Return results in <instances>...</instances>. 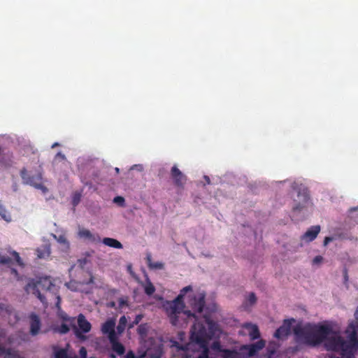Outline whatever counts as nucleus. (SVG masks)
<instances>
[{"label":"nucleus","mask_w":358,"mask_h":358,"mask_svg":"<svg viewBox=\"0 0 358 358\" xmlns=\"http://www.w3.org/2000/svg\"><path fill=\"white\" fill-rule=\"evenodd\" d=\"M345 332L347 340L336 335L328 341L327 345L341 356L352 358L358 352V322H351Z\"/></svg>","instance_id":"nucleus-1"},{"label":"nucleus","mask_w":358,"mask_h":358,"mask_svg":"<svg viewBox=\"0 0 358 358\" xmlns=\"http://www.w3.org/2000/svg\"><path fill=\"white\" fill-rule=\"evenodd\" d=\"M192 290V287L190 285L185 287L175 300L167 303L166 306V310L170 318L171 323L173 325H177L178 322V315L183 312L185 305L182 299L184 294Z\"/></svg>","instance_id":"nucleus-2"},{"label":"nucleus","mask_w":358,"mask_h":358,"mask_svg":"<svg viewBox=\"0 0 358 358\" xmlns=\"http://www.w3.org/2000/svg\"><path fill=\"white\" fill-rule=\"evenodd\" d=\"M55 289V285L52 284L51 280L48 277L41 278L36 282H29L26 287L27 292H31L43 303H46V299L41 291L54 292Z\"/></svg>","instance_id":"nucleus-3"},{"label":"nucleus","mask_w":358,"mask_h":358,"mask_svg":"<svg viewBox=\"0 0 358 358\" xmlns=\"http://www.w3.org/2000/svg\"><path fill=\"white\" fill-rule=\"evenodd\" d=\"M313 329L315 345L324 343L327 350L333 351V349L329 348L327 345L328 341L337 335L334 333L332 327L327 324H314Z\"/></svg>","instance_id":"nucleus-4"},{"label":"nucleus","mask_w":358,"mask_h":358,"mask_svg":"<svg viewBox=\"0 0 358 358\" xmlns=\"http://www.w3.org/2000/svg\"><path fill=\"white\" fill-rule=\"evenodd\" d=\"M293 332L298 342L310 346H316L312 324H307L303 327L298 324L294 327Z\"/></svg>","instance_id":"nucleus-5"},{"label":"nucleus","mask_w":358,"mask_h":358,"mask_svg":"<svg viewBox=\"0 0 358 358\" xmlns=\"http://www.w3.org/2000/svg\"><path fill=\"white\" fill-rule=\"evenodd\" d=\"M20 176L23 180V183L29 185L36 189H42L43 192L46 190V187L42 184L43 176L39 172L36 176H29L25 168L20 171Z\"/></svg>","instance_id":"nucleus-6"},{"label":"nucleus","mask_w":358,"mask_h":358,"mask_svg":"<svg viewBox=\"0 0 358 358\" xmlns=\"http://www.w3.org/2000/svg\"><path fill=\"white\" fill-rule=\"evenodd\" d=\"M191 340L201 346L206 344V329L202 323L195 322L191 329Z\"/></svg>","instance_id":"nucleus-7"},{"label":"nucleus","mask_w":358,"mask_h":358,"mask_svg":"<svg viewBox=\"0 0 358 358\" xmlns=\"http://www.w3.org/2000/svg\"><path fill=\"white\" fill-rule=\"evenodd\" d=\"M78 328L74 327L75 334L78 338L84 339L85 336L83 334L90 332L92 329V325L83 314H79L78 316Z\"/></svg>","instance_id":"nucleus-8"},{"label":"nucleus","mask_w":358,"mask_h":358,"mask_svg":"<svg viewBox=\"0 0 358 358\" xmlns=\"http://www.w3.org/2000/svg\"><path fill=\"white\" fill-rule=\"evenodd\" d=\"M205 298L206 294L203 292H200L196 294H194L189 296V303L194 312L198 313L203 312L206 303Z\"/></svg>","instance_id":"nucleus-9"},{"label":"nucleus","mask_w":358,"mask_h":358,"mask_svg":"<svg viewBox=\"0 0 358 358\" xmlns=\"http://www.w3.org/2000/svg\"><path fill=\"white\" fill-rule=\"evenodd\" d=\"M171 176L173 179L175 186L180 189H184V186L187 182V177L184 175L176 165H174L171 169Z\"/></svg>","instance_id":"nucleus-10"},{"label":"nucleus","mask_w":358,"mask_h":358,"mask_svg":"<svg viewBox=\"0 0 358 358\" xmlns=\"http://www.w3.org/2000/svg\"><path fill=\"white\" fill-rule=\"evenodd\" d=\"M294 322L295 320L293 318L284 320L282 324L275 331L274 337L278 339H282L287 337L290 334L291 327Z\"/></svg>","instance_id":"nucleus-11"},{"label":"nucleus","mask_w":358,"mask_h":358,"mask_svg":"<svg viewBox=\"0 0 358 358\" xmlns=\"http://www.w3.org/2000/svg\"><path fill=\"white\" fill-rule=\"evenodd\" d=\"M30 319V334L34 336L39 334L41 323L39 317L36 313H31L29 315Z\"/></svg>","instance_id":"nucleus-12"},{"label":"nucleus","mask_w":358,"mask_h":358,"mask_svg":"<svg viewBox=\"0 0 358 358\" xmlns=\"http://www.w3.org/2000/svg\"><path fill=\"white\" fill-rule=\"evenodd\" d=\"M78 236L93 243H97L101 241V238L98 234H93L89 229L85 228L79 229Z\"/></svg>","instance_id":"nucleus-13"},{"label":"nucleus","mask_w":358,"mask_h":358,"mask_svg":"<svg viewBox=\"0 0 358 358\" xmlns=\"http://www.w3.org/2000/svg\"><path fill=\"white\" fill-rule=\"evenodd\" d=\"M320 231V227L319 225L313 226L303 235L302 238L308 242L312 241L317 237Z\"/></svg>","instance_id":"nucleus-14"},{"label":"nucleus","mask_w":358,"mask_h":358,"mask_svg":"<svg viewBox=\"0 0 358 358\" xmlns=\"http://www.w3.org/2000/svg\"><path fill=\"white\" fill-rule=\"evenodd\" d=\"M0 357L5 358H22L16 351L12 348H6L4 346H0Z\"/></svg>","instance_id":"nucleus-15"},{"label":"nucleus","mask_w":358,"mask_h":358,"mask_svg":"<svg viewBox=\"0 0 358 358\" xmlns=\"http://www.w3.org/2000/svg\"><path fill=\"white\" fill-rule=\"evenodd\" d=\"M245 328L249 331V336L251 340L253 341L260 337L259 330L257 325L248 324L245 325Z\"/></svg>","instance_id":"nucleus-16"},{"label":"nucleus","mask_w":358,"mask_h":358,"mask_svg":"<svg viewBox=\"0 0 358 358\" xmlns=\"http://www.w3.org/2000/svg\"><path fill=\"white\" fill-rule=\"evenodd\" d=\"M37 257L39 259H45L48 257L51 253L50 245H45L37 248L36 250Z\"/></svg>","instance_id":"nucleus-17"},{"label":"nucleus","mask_w":358,"mask_h":358,"mask_svg":"<svg viewBox=\"0 0 358 358\" xmlns=\"http://www.w3.org/2000/svg\"><path fill=\"white\" fill-rule=\"evenodd\" d=\"M115 322L113 320H108L101 326V331L103 334H107L115 331Z\"/></svg>","instance_id":"nucleus-18"},{"label":"nucleus","mask_w":358,"mask_h":358,"mask_svg":"<svg viewBox=\"0 0 358 358\" xmlns=\"http://www.w3.org/2000/svg\"><path fill=\"white\" fill-rule=\"evenodd\" d=\"M102 243L104 245L113 248L122 249L123 247L122 244L119 241L113 238H104Z\"/></svg>","instance_id":"nucleus-19"},{"label":"nucleus","mask_w":358,"mask_h":358,"mask_svg":"<svg viewBox=\"0 0 358 358\" xmlns=\"http://www.w3.org/2000/svg\"><path fill=\"white\" fill-rule=\"evenodd\" d=\"M221 353L222 358H241V354L236 350L224 349Z\"/></svg>","instance_id":"nucleus-20"},{"label":"nucleus","mask_w":358,"mask_h":358,"mask_svg":"<svg viewBox=\"0 0 358 358\" xmlns=\"http://www.w3.org/2000/svg\"><path fill=\"white\" fill-rule=\"evenodd\" d=\"M301 194H299L298 196H300ZM301 196H302V203H296L294 207H293V210L294 211H296V210H301L303 208H305L306 206V204L309 201V196L306 193H303L301 194Z\"/></svg>","instance_id":"nucleus-21"},{"label":"nucleus","mask_w":358,"mask_h":358,"mask_svg":"<svg viewBox=\"0 0 358 358\" xmlns=\"http://www.w3.org/2000/svg\"><path fill=\"white\" fill-rule=\"evenodd\" d=\"M147 264L150 268L151 269H163L164 264L159 262H152V257L150 255H148L146 257Z\"/></svg>","instance_id":"nucleus-22"},{"label":"nucleus","mask_w":358,"mask_h":358,"mask_svg":"<svg viewBox=\"0 0 358 358\" xmlns=\"http://www.w3.org/2000/svg\"><path fill=\"white\" fill-rule=\"evenodd\" d=\"M144 291L145 293L148 296L153 294L154 292H155V286L148 278L147 279L146 283L144 286Z\"/></svg>","instance_id":"nucleus-23"},{"label":"nucleus","mask_w":358,"mask_h":358,"mask_svg":"<svg viewBox=\"0 0 358 358\" xmlns=\"http://www.w3.org/2000/svg\"><path fill=\"white\" fill-rule=\"evenodd\" d=\"M82 197V191H76L73 193L71 203L76 207L78 205Z\"/></svg>","instance_id":"nucleus-24"},{"label":"nucleus","mask_w":358,"mask_h":358,"mask_svg":"<svg viewBox=\"0 0 358 358\" xmlns=\"http://www.w3.org/2000/svg\"><path fill=\"white\" fill-rule=\"evenodd\" d=\"M112 349L113 351L116 352L119 355H122L125 352V348L124 345L119 343H113L112 344Z\"/></svg>","instance_id":"nucleus-25"},{"label":"nucleus","mask_w":358,"mask_h":358,"mask_svg":"<svg viewBox=\"0 0 358 358\" xmlns=\"http://www.w3.org/2000/svg\"><path fill=\"white\" fill-rule=\"evenodd\" d=\"M55 358H77V355L69 356L65 349H59L55 353Z\"/></svg>","instance_id":"nucleus-26"},{"label":"nucleus","mask_w":358,"mask_h":358,"mask_svg":"<svg viewBox=\"0 0 358 358\" xmlns=\"http://www.w3.org/2000/svg\"><path fill=\"white\" fill-rule=\"evenodd\" d=\"M52 237L60 244L69 245V241H67L66 236L64 234H61L59 236H57L55 234H52Z\"/></svg>","instance_id":"nucleus-27"},{"label":"nucleus","mask_w":358,"mask_h":358,"mask_svg":"<svg viewBox=\"0 0 358 358\" xmlns=\"http://www.w3.org/2000/svg\"><path fill=\"white\" fill-rule=\"evenodd\" d=\"M12 308L10 306L5 304H0V315H2L4 312L8 315L11 313Z\"/></svg>","instance_id":"nucleus-28"},{"label":"nucleus","mask_w":358,"mask_h":358,"mask_svg":"<svg viewBox=\"0 0 358 358\" xmlns=\"http://www.w3.org/2000/svg\"><path fill=\"white\" fill-rule=\"evenodd\" d=\"M265 346V341L264 340H260L255 343L252 344V347L255 348L257 352L262 349H263Z\"/></svg>","instance_id":"nucleus-29"},{"label":"nucleus","mask_w":358,"mask_h":358,"mask_svg":"<svg viewBox=\"0 0 358 358\" xmlns=\"http://www.w3.org/2000/svg\"><path fill=\"white\" fill-rule=\"evenodd\" d=\"M58 332L60 334H66L69 331V327L66 324L62 323L57 329Z\"/></svg>","instance_id":"nucleus-30"},{"label":"nucleus","mask_w":358,"mask_h":358,"mask_svg":"<svg viewBox=\"0 0 358 358\" xmlns=\"http://www.w3.org/2000/svg\"><path fill=\"white\" fill-rule=\"evenodd\" d=\"M244 348L248 350L249 356H253L257 352V350L255 348L252 347V344L249 345H245Z\"/></svg>","instance_id":"nucleus-31"},{"label":"nucleus","mask_w":358,"mask_h":358,"mask_svg":"<svg viewBox=\"0 0 358 358\" xmlns=\"http://www.w3.org/2000/svg\"><path fill=\"white\" fill-rule=\"evenodd\" d=\"M124 199L122 196H117L113 199V202L117 203L120 206H123L124 205Z\"/></svg>","instance_id":"nucleus-32"},{"label":"nucleus","mask_w":358,"mask_h":358,"mask_svg":"<svg viewBox=\"0 0 358 358\" xmlns=\"http://www.w3.org/2000/svg\"><path fill=\"white\" fill-rule=\"evenodd\" d=\"M108 336V338L111 343V344H113V343H117L118 342L117 341V336H116V334H115V331H112L110 333H108L107 334Z\"/></svg>","instance_id":"nucleus-33"},{"label":"nucleus","mask_w":358,"mask_h":358,"mask_svg":"<svg viewBox=\"0 0 358 358\" xmlns=\"http://www.w3.org/2000/svg\"><path fill=\"white\" fill-rule=\"evenodd\" d=\"M248 301L250 303V305H253L257 301V297L255 294V293L251 292L248 296Z\"/></svg>","instance_id":"nucleus-34"},{"label":"nucleus","mask_w":358,"mask_h":358,"mask_svg":"<svg viewBox=\"0 0 358 358\" xmlns=\"http://www.w3.org/2000/svg\"><path fill=\"white\" fill-rule=\"evenodd\" d=\"M12 255L13 257L15 258V261L17 262V263L19 264V265H22V260H21V258L18 254V252H15V251H13L12 252Z\"/></svg>","instance_id":"nucleus-35"},{"label":"nucleus","mask_w":358,"mask_h":358,"mask_svg":"<svg viewBox=\"0 0 358 358\" xmlns=\"http://www.w3.org/2000/svg\"><path fill=\"white\" fill-rule=\"evenodd\" d=\"M11 262V259L8 257L1 256L0 255V264H7Z\"/></svg>","instance_id":"nucleus-36"},{"label":"nucleus","mask_w":358,"mask_h":358,"mask_svg":"<svg viewBox=\"0 0 358 358\" xmlns=\"http://www.w3.org/2000/svg\"><path fill=\"white\" fill-rule=\"evenodd\" d=\"M212 348L220 352H222V350H224L219 342H214L212 345Z\"/></svg>","instance_id":"nucleus-37"},{"label":"nucleus","mask_w":358,"mask_h":358,"mask_svg":"<svg viewBox=\"0 0 358 358\" xmlns=\"http://www.w3.org/2000/svg\"><path fill=\"white\" fill-rule=\"evenodd\" d=\"M79 354L81 358H87V352L86 348L85 347H81L79 350ZM77 358H78V356Z\"/></svg>","instance_id":"nucleus-38"},{"label":"nucleus","mask_w":358,"mask_h":358,"mask_svg":"<svg viewBox=\"0 0 358 358\" xmlns=\"http://www.w3.org/2000/svg\"><path fill=\"white\" fill-rule=\"evenodd\" d=\"M197 358H209L208 349L206 347H205L203 352L201 353V355Z\"/></svg>","instance_id":"nucleus-39"},{"label":"nucleus","mask_w":358,"mask_h":358,"mask_svg":"<svg viewBox=\"0 0 358 358\" xmlns=\"http://www.w3.org/2000/svg\"><path fill=\"white\" fill-rule=\"evenodd\" d=\"M138 332L139 334H144L146 333V328H145V324H141L138 327Z\"/></svg>","instance_id":"nucleus-40"},{"label":"nucleus","mask_w":358,"mask_h":358,"mask_svg":"<svg viewBox=\"0 0 358 358\" xmlns=\"http://www.w3.org/2000/svg\"><path fill=\"white\" fill-rule=\"evenodd\" d=\"M323 258L322 256L320 255H317L316 257H314L313 260V263L316 264H319L322 261Z\"/></svg>","instance_id":"nucleus-41"},{"label":"nucleus","mask_w":358,"mask_h":358,"mask_svg":"<svg viewBox=\"0 0 358 358\" xmlns=\"http://www.w3.org/2000/svg\"><path fill=\"white\" fill-rule=\"evenodd\" d=\"M56 298H57L56 307L58 310H60L61 309V306H60L61 297L59 295H57Z\"/></svg>","instance_id":"nucleus-42"},{"label":"nucleus","mask_w":358,"mask_h":358,"mask_svg":"<svg viewBox=\"0 0 358 358\" xmlns=\"http://www.w3.org/2000/svg\"><path fill=\"white\" fill-rule=\"evenodd\" d=\"M333 241V238L331 237H325L324 240V245L326 246L329 244V242L332 241Z\"/></svg>","instance_id":"nucleus-43"},{"label":"nucleus","mask_w":358,"mask_h":358,"mask_svg":"<svg viewBox=\"0 0 358 358\" xmlns=\"http://www.w3.org/2000/svg\"><path fill=\"white\" fill-rule=\"evenodd\" d=\"M142 317H143L142 315H136V317L134 321V323L137 324L142 320Z\"/></svg>","instance_id":"nucleus-44"},{"label":"nucleus","mask_w":358,"mask_h":358,"mask_svg":"<svg viewBox=\"0 0 358 358\" xmlns=\"http://www.w3.org/2000/svg\"><path fill=\"white\" fill-rule=\"evenodd\" d=\"M184 313L186 314L187 315V317H193L196 318L195 313H192L191 312V310H185V311H184Z\"/></svg>","instance_id":"nucleus-45"},{"label":"nucleus","mask_w":358,"mask_h":358,"mask_svg":"<svg viewBox=\"0 0 358 358\" xmlns=\"http://www.w3.org/2000/svg\"><path fill=\"white\" fill-rule=\"evenodd\" d=\"M56 158H59L62 160H64L66 159L65 155H63L62 152H58L56 155Z\"/></svg>","instance_id":"nucleus-46"},{"label":"nucleus","mask_w":358,"mask_h":358,"mask_svg":"<svg viewBox=\"0 0 358 358\" xmlns=\"http://www.w3.org/2000/svg\"><path fill=\"white\" fill-rule=\"evenodd\" d=\"M343 275H344L345 282H348V274L347 268L344 269V271H343Z\"/></svg>","instance_id":"nucleus-47"},{"label":"nucleus","mask_w":358,"mask_h":358,"mask_svg":"<svg viewBox=\"0 0 358 358\" xmlns=\"http://www.w3.org/2000/svg\"><path fill=\"white\" fill-rule=\"evenodd\" d=\"M127 358H136V357H135V355H134V352H131V351H129L127 354Z\"/></svg>","instance_id":"nucleus-48"},{"label":"nucleus","mask_w":358,"mask_h":358,"mask_svg":"<svg viewBox=\"0 0 358 358\" xmlns=\"http://www.w3.org/2000/svg\"><path fill=\"white\" fill-rule=\"evenodd\" d=\"M126 322H127L126 317L124 316L121 317L120 319V323L125 324Z\"/></svg>","instance_id":"nucleus-49"},{"label":"nucleus","mask_w":358,"mask_h":358,"mask_svg":"<svg viewBox=\"0 0 358 358\" xmlns=\"http://www.w3.org/2000/svg\"><path fill=\"white\" fill-rule=\"evenodd\" d=\"M126 303V301L123 299H120L119 305L120 307H122Z\"/></svg>","instance_id":"nucleus-50"},{"label":"nucleus","mask_w":358,"mask_h":358,"mask_svg":"<svg viewBox=\"0 0 358 358\" xmlns=\"http://www.w3.org/2000/svg\"><path fill=\"white\" fill-rule=\"evenodd\" d=\"M355 318L356 320L355 322H358V307L356 308L355 314H354Z\"/></svg>","instance_id":"nucleus-51"},{"label":"nucleus","mask_w":358,"mask_h":358,"mask_svg":"<svg viewBox=\"0 0 358 358\" xmlns=\"http://www.w3.org/2000/svg\"><path fill=\"white\" fill-rule=\"evenodd\" d=\"M204 179L206 182L207 184H210V178L207 176H204Z\"/></svg>","instance_id":"nucleus-52"},{"label":"nucleus","mask_w":358,"mask_h":358,"mask_svg":"<svg viewBox=\"0 0 358 358\" xmlns=\"http://www.w3.org/2000/svg\"><path fill=\"white\" fill-rule=\"evenodd\" d=\"M108 306L111 307V308H113V307L115 306V302H110L109 304H108Z\"/></svg>","instance_id":"nucleus-53"},{"label":"nucleus","mask_w":358,"mask_h":358,"mask_svg":"<svg viewBox=\"0 0 358 358\" xmlns=\"http://www.w3.org/2000/svg\"><path fill=\"white\" fill-rule=\"evenodd\" d=\"M161 354H162V352H159L156 356H155V357L151 356V357L153 358H159L161 357Z\"/></svg>","instance_id":"nucleus-54"},{"label":"nucleus","mask_w":358,"mask_h":358,"mask_svg":"<svg viewBox=\"0 0 358 358\" xmlns=\"http://www.w3.org/2000/svg\"><path fill=\"white\" fill-rule=\"evenodd\" d=\"M343 357H343V356H342V357H338V356H336L335 355H332L330 356L329 358H343Z\"/></svg>","instance_id":"nucleus-55"},{"label":"nucleus","mask_w":358,"mask_h":358,"mask_svg":"<svg viewBox=\"0 0 358 358\" xmlns=\"http://www.w3.org/2000/svg\"><path fill=\"white\" fill-rule=\"evenodd\" d=\"M11 271H12V273H15V275H17V270H16V269L13 268V269L11 270Z\"/></svg>","instance_id":"nucleus-56"},{"label":"nucleus","mask_w":358,"mask_h":358,"mask_svg":"<svg viewBox=\"0 0 358 358\" xmlns=\"http://www.w3.org/2000/svg\"><path fill=\"white\" fill-rule=\"evenodd\" d=\"M8 342L9 343H12V342H13L12 338L9 337V338H8Z\"/></svg>","instance_id":"nucleus-57"},{"label":"nucleus","mask_w":358,"mask_h":358,"mask_svg":"<svg viewBox=\"0 0 358 358\" xmlns=\"http://www.w3.org/2000/svg\"><path fill=\"white\" fill-rule=\"evenodd\" d=\"M358 208H352L350 209V211H355V210H357Z\"/></svg>","instance_id":"nucleus-58"},{"label":"nucleus","mask_w":358,"mask_h":358,"mask_svg":"<svg viewBox=\"0 0 358 358\" xmlns=\"http://www.w3.org/2000/svg\"><path fill=\"white\" fill-rule=\"evenodd\" d=\"M59 144L57 143H54L52 145V148H55V146H57Z\"/></svg>","instance_id":"nucleus-59"},{"label":"nucleus","mask_w":358,"mask_h":358,"mask_svg":"<svg viewBox=\"0 0 358 358\" xmlns=\"http://www.w3.org/2000/svg\"><path fill=\"white\" fill-rule=\"evenodd\" d=\"M2 336L1 331H0V338ZM0 346H2V345H0Z\"/></svg>","instance_id":"nucleus-60"},{"label":"nucleus","mask_w":358,"mask_h":358,"mask_svg":"<svg viewBox=\"0 0 358 358\" xmlns=\"http://www.w3.org/2000/svg\"><path fill=\"white\" fill-rule=\"evenodd\" d=\"M115 170H116L117 172L119 171V169L118 168H116Z\"/></svg>","instance_id":"nucleus-61"},{"label":"nucleus","mask_w":358,"mask_h":358,"mask_svg":"<svg viewBox=\"0 0 358 358\" xmlns=\"http://www.w3.org/2000/svg\"><path fill=\"white\" fill-rule=\"evenodd\" d=\"M90 358H94V357H90Z\"/></svg>","instance_id":"nucleus-62"}]
</instances>
